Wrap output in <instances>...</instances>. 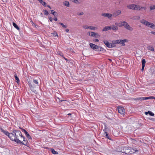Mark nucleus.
Wrapping results in <instances>:
<instances>
[{"label":"nucleus","mask_w":155,"mask_h":155,"mask_svg":"<svg viewBox=\"0 0 155 155\" xmlns=\"http://www.w3.org/2000/svg\"><path fill=\"white\" fill-rule=\"evenodd\" d=\"M0 130L2 132L8 136L11 140L15 141L18 144L19 143H22L21 141L18 139L19 136H20L21 135V133L20 130H17L14 129L12 130L11 133H9L7 131L4 130L2 128L0 129Z\"/></svg>","instance_id":"1"},{"label":"nucleus","mask_w":155,"mask_h":155,"mask_svg":"<svg viewBox=\"0 0 155 155\" xmlns=\"http://www.w3.org/2000/svg\"><path fill=\"white\" fill-rule=\"evenodd\" d=\"M117 149V151L118 152H120L127 154H130V147H121L119 148V150H118V149Z\"/></svg>","instance_id":"2"},{"label":"nucleus","mask_w":155,"mask_h":155,"mask_svg":"<svg viewBox=\"0 0 155 155\" xmlns=\"http://www.w3.org/2000/svg\"><path fill=\"white\" fill-rule=\"evenodd\" d=\"M140 22L143 24L152 28H155V25L153 24L150 22L146 20L143 19L140 21Z\"/></svg>","instance_id":"3"},{"label":"nucleus","mask_w":155,"mask_h":155,"mask_svg":"<svg viewBox=\"0 0 155 155\" xmlns=\"http://www.w3.org/2000/svg\"><path fill=\"white\" fill-rule=\"evenodd\" d=\"M120 26H124L125 28L130 31L133 30V28L125 21L121 22Z\"/></svg>","instance_id":"4"},{"label":"nucleus","mask_w":155,"mask_h":155,"mask_svg":"<svg viewBox=\"0 0 155 155\" xmlns=\"http://www.w3.org/2000/svg\"><path fill=\"white\" fill-rule=\"evenodd\" d=\"M127 41V40L124 39V40H116V43L117 44H120L122 46H124L125 44V42Z\"/></svg>","instance_id":"5"},{"label":"nucleus","mask_w":155,"mask_h":155,"mask_svg":"<svg viewBox=\"0 0 155 155\" xmlns=\"http://www.w3.org/2000/svg\"><path fill=\"white\" fill-rule=\"evenodd\" d=\"M20 137L22 138L23 139V140L25 142L24 143H23V142L22 141H21V142H22V143H19L18 144H23L25 146H28V141L21 134V135Z\"/></svg>","instance_id":"6"},{"label":"nucleus","mask_w":155,"mask_h":155,"mask_svg":"<svg viewBox=\"0 0 155 155\" xmlns=\"http://www.w3.org/2000/svg\"><path fill=\"white\" fill-rule=\"evenodd\" d=\"M118 112L122 114H124L125 112L124 108L121 107L118 108Z\"/></svg>","instance_id":"7"},{"label":"nucleus","mask_w":155,"mask_h":155,"mask_svg":"<svg viewBox=\"0 0 155 155\" xmlns=\"http://www.w3.org/2000/svg\"><path fill=\"white\" fill-rule=\"evenodd\" d=\"M22 131L24 133L26 136L28 138V139L29 140H31L32 138L28 133L25 129H22Z\"/></svg>","instance_id":"8"},{"label":"nucleus","mask_w":155,"mask_h":155,"mask_svg":"<svg viewBox=\"0 0 155 155\" xmlns=\"http://www.w3.org/2000/svg\"><path fill=\"white\" fill-rule=\"evenodd\" d=\"M101 15L103 16L107 17L109 19H110L112 16V14L109 13H103Z\"/></svg>","instance_id":"9"},{"label":"nucleus","mask_w":155,"mask_h":155,"mask_svg":"<svg viewBox=\"0 0 155 155\" xmlns=\"http://www.w3.org/2000/svg\"><path fill=\"white\" fill-rule=\"evenodd\" d=\"M121 14V11L120 10H117L115 11L113 14H112V16L116 17L118 15H119Z\"/></svg>","instance_id":"10"},{"label":"nucleus","mask_w":155,"mask_h":155,"mask_svg":"<svg viewBox=\"0 0 155 155\" xmlns=\"http://www.w3.org/2000/svg\"><path fill=\"white\" fill-rule=\"evenodd\" d=\"M91 35H90V32H89V35L91 37L97 38L98 37V36H99L97 33H96L93 32H91Z\"/></svg>","instance_id":"11"},{"label":"nucleus","mask_w":155,"mask_h":155,"mask_svg":"<svg viewBox=\"0 0 155 155\" xmlns=\"http://www.w3.org/2000/svg\"><path fill=\"white\" fill-rule=\"evenodd\" d=\"M135 5V4H134L128 5H127V7L128 8L134 10Z\"/></svg>","instance_id":"12"},{"label":"nucleus","mask_w":155,"mask_h":155,"mask_svg":"<svg viewBox=\"0 0 155 155\" xmlns=\"http://www.w3.org/2000/svg\"><path fill=\"white\" fill-rule=\"evenodd\" d=\"M115 42L116 40H115L113 41L112 43H110L109 48H112L115 47L116 46V44H117Z\"/></svg>","instance_id":"13"},{"label":"nucleus","mask_w":155,"mask_h":155,"mask_svg":"<svg viewBox=\"0 0 155 155\" xmlns=\"http://www.w3.org/2000/svg\"><path fill=\"white\" fill-rule=\"evenodd\" d=\"M130 154H132L138 152V150L136 148H130Z\"/></svg>","instance_id":"14"},{"label":"nucleus","mask_w":155,"mask_h":155,"mask_svg":"<svg viewBox=\"0 0 155 155\" xmlns=\"http://www.w3.org/2000/svg\"><path fill=\"white\" fill-rule=\"evenodd\" d=\"M96 51L106 52V50L103 48L101 47L99 45L98 46V49H97V50Z\"/></svg>","instance_id":"15"},{"label":"nucleus","mask_w":155,"mask_h":155,"mask_svg":"<svg viewBox=\"0 0 155 155\" xmlns=\"http://www.w3.org/2000/svg\"><path fill=\"white\" fill-rule=\"evenodd\" d=\"M147 49L148 50L152 51H154V49L152 45H148L147 48Z\"/></svg>","instance_id":"16"},{"label":"nucleus","mask_w":155,"mask_h":155,"mask_svg":"<svg viewBox=\"0 0 155 155\" xmlns=\"http://www.w3.org/2000/svg\"><path fill=\"white\" fill-rule=\"evenodd\" d=\"M104 43L106 45V46L109 48L110 45V43H109L107 40L104 39L103 40Z\"/></svg>","instance_id":"17"},{"label":"nucleus","mask_w":155,"mask_h":155,"mask_svg":"<svg viewBox=\"0 0 155 155\" xmlns=\"http://www.w3.org/2000/svg\"><path fill=\"white\" fill-rule=\"evenodd\" d=\"M141 6L138 5H135L134 10H141Z\"/></svg>","instance_id":"18"},{"label":"nucleus","mask_w":155,"mask_h":155,"mask_svg":"<svg viewBox=\"0 0 155 155\" xmlns=\"http://www.w3.org/2000/svg\"><path fill=\"white\" fill-rule=\"evenodd\" d=\"M110 29H112L113 30H117L118 29L117 27L115 25H112L110 26Z\"/></svg>","instance_id":"19"},{"label":"nucleus","mask_w":155,"mask_h":155,"mask_svg":"<svg viewBox=\"0 0 155 155\" xmlns=\"http://www.w3.org/2000/svg\"><path fill=\"white\" fill-rule=\"evenodd\" d=\"M29 87L31 91H33L34 93H35V92L36 91L34 89V87H33L32 85L30 83L29 84Z\"/></svg>","instance_id":"20"},{"label":"nucleus","mask_w":155,"mask_h":155,"mask_svg":"<svg viewBox=\"0 0 155 155\" xmlns=\"http://www.w3.org/2000/svg\"><path fill=\"white\" fill-rule=\"evenodd\" d=\"M89 45L90 47L93 50L94 49L95 47H97V45L92 43H90Z\"/></svg>","instance_id":"21"},{"label":"nucleus","mask_w":155,"mask_h":155,"mask_svg":"<svg viewBox=\"0 0 155 155\" xmlns=\"http://www.w3.org/2000/svg\"><path fill=\"white\" fill-rule=\"evenodd\" d=\"M110 30V26H105L102 30V31H106L108 30Z\"/></svg>","instance_id":"22"},{"label":"nucleus","mask_w":155,"mask_h":155,"mask_svg":"<svg viewBox=\"0 0 155 155\" xmlns=\"http://www.w3.org/2000/svg\"><path fill=\"white\" fill-rule=\"evenodd\" d=\"M104 135L105 136V137L110 140H111V139L110 136H108L107 132H105L104 133Z\"/></svg>","instance_id":"23"},{"label":"nucleus","mask_w":155,"mask_h":155,"mask_svg":"<svg viewBox=\"0 0 155 155\" xmlns=\"http://www.w3.org/2000/svg\"><path fill=\"white\" fill-rule=\"evenodd\" d=\"M12 24L13 25L15 28L17 29L18 30H19L20 28L15 23L13 22Z\"/></svg>","instance_id":"24"},{"label":"nucleus","mask_w":155,"mask_h":155,"mask_svg":"<svg viewBox=\"0 0 155 155\" xmlns=\"http://www.w3.org/2000/svg\"><path fill=\"white\" fill-rule=\"evenodd\" d=\"M150 11L155 9V5H151L150 6Z\"/></svg>","instance_id":"25"},{"label":"nucleus","mask_w":155,"mask_h":155,"mask_svg":"<svg viewBox=\"0 0 155 155\" xmlns=\"http://www.w3.org/2000/svg\"><path fill=\"white\" fill-rule=\"evenodd\" d=\"M51 13L52 14L54 15L55 16H57L58 15V14L57 12H55L53 10H51Z\"/></svg>","instance_id":"26"},{"label":"nucleus","mask_w":155,"mask_h":155,"mask_svg":"<svg viewBox=\"0 0 155 155\" xmlns=\"http://www.w3.org/2000/svg\"><path fill=\"white\" fill-rule=\"evenodd\" d=\"M14 76H15V79L17 81H16V82L17 83H18V82L20 81V80H19V78H18V77L17 76V75L16 74H15L14 75Z\"/></svg>","instance_id":"27"},{"label":"nucleus","mask_w":155,"mask_h":155,"mask_svg":"<svg viewBox=\"0 0 155 155\" xmlns=\"http://www.w3.org/2000/svg\"><path fill=\"white\" fill-rule=\"evenodd\" d=\"M146 60L144 59H142V64L143 66H145L146 63Z\"/></svg>","instance_id":"28"},{"label":"nucleus","mask_w":155,"mask_h":155,"mask_svg":"<svg viewBox=\"0 0 155 155\" xmlns=\"http://www.w3.org/2000/svg\"><path fill=\"white\" fill-rule=\"evenodd\" d=\"M97 29V28L95 27L89 26V29L91 30H95V29Z\"/></svg>","instance_id":"29"},{"label":"nucleus","mask_w":155,"mask_h":155,"mask_svg":"<svg viewBox=\"0 0 155 155\" xmlns=\"http://www.w3.org/2000/svg\"><path fill=\"white\" fill-rule=\"evenodd\" d=\"M140 18V17L139 16H135L133 18V19L134 20H139Z\"/></svg>","instance_id":"30"},{"label":"nucleus","mask_w":155,"mask_h":155,"mask_svg":"<svg viewBox=\"0 0 155 155\" xmlns=\"http://www.w3.org/2000/svg\"><path fill=\"white\" fill-rule=\"evenodd\" d=\"M43 12L44 13L45 15H48L49 14V13L46 10H44Z\"/></svg>","instance_id":"31"},{"label":"nucleus","mask_w":155,"mask_h":155,"mask_svg":"<svg viewBox=\"0 0 155 155\" xmlns=\"http://www.w3.org/2000/svg\"><path fill=\"white\" fill-rule=\"evenodd\" d=\"M39 2L42 5L45 6H46V3L45 2L43 1L42 0H41Z\"/></svg>","instance_id":"32"},{"label":"nucleus","mask_w":155,"mask_h":155,"mask_svg":"<svg viewBox=\"0 0 155 155\" xmlns=\"http://www.w3.org/2000/svg\"><path fill=\"white\" fill-rule=\"evenodd\" d=\"M31 24H32L33 26H35L36 28H37V27H38V26L37 25H35V23H34L32 20H31Z\"/></svg>","instance_id":"33"},{"label":"nucleus","mask_w":155,"mask_h":155,"mask_svg":"<svg viewBox=\"0 0 155 155\" xmlns=\"http://www.w3.org/2000/svg\"><path fill=\"white\" fill-rule=\"evenodd\" d=\"M59 24L61 25V26L64 28H66L67 27V26L64 25L63 23L61 22L59 23Z\"/></svg>","instance_id":"34"},{"label":"nucleus","mask_w":155,"mask_h":155,"mask_svg":"<svg viewBox=\"0 0 155 155\" xmlns=\"http://www.w3.org/2000/svg\"><path fill=\"white\" fill-rule=\"evenodd\" d=\"M64 5L66 6L69 7V3L68 2L66 1L64 3Z\"/></svg>","instance_id":"35"},{"label":"nucleus","mask_w":155,"mask_h":155,"mask_svg":"<svg viewBox=\"0 0 155 155\" xmlns=\"http://www.w3.org/2000/svg\"><path fill=\"white\" fill-rule=\"evenodd\" d=\"M51 152L52 153L54 154H58V152L55 151V150L53 149H52L51 150Z\"/></svg>","instance_id":"36"},{"label":"nucleus","mask_w":155,"mask_h":155,"mask_svg":"<svg viewBox=\"0 0 155 155\" xmlns=\"http://www.w3.org/2000/svg\"><path fill=\"white\" fill-rule=\"evenodd\" d=\"M120 22L117 23L116 22L115 23V25H116V26H118L119 27H122V26H120Z\"/></svg>","instance_id":"37"},{"label":"nucleus","mask_w":155,"mask_h":155,"mask_svg":"<svg viewBox=\"0 0 155 155\" xmlns=\"http://www.w3.org/2000/svg\"><path fill=\"white\" fill-rule=\"evenodd\" d=\"M148 112V114H149L150 116H153L154 115V113L151 112V111H149Z\"/></svg>","instance_id":"38"},{"label":"nucleus","mask_w":155,"mask_h":155,"mask_svg":"<svg viewBox=\"0 0 155 155\" xmlns=\"http://www.w3.org/2000/svg\"><path fill=\"white\" fill-rule=\"evenodd\" d=\"M144 98V100H148V99H151V97H143Z\"/></svg>","instance_id":"39"},{"label":"nucleus","mask_w":155,"mask_h":155,"mask_svg":"<svg viewBox=\"0 0 155 155\" xmlns=\"http://www.w3.org/2000/svg\"><path fill=\"white\" fill-rule=\"evenodd\" d=\"M58 54H59V55H60L61 56H62V57H64V55H63V53L61 52L60 51H59L58 52Z\"/></svg>","instance_id":"40"},{"label":"nucleus","mask_w":155,"mask_h":155,"mask_svg":"<svg viewBox=\"0 0 155 155\" xmlns=\"http://www.w3.org/2000/svg\"><path fill=\"white\" fill-rule=\"evenodd\" d=\"M89 26H88V25H84L83 26V28H84V29H89Z\"/></svg>","instance_id":"41"},{"label":"nucleus","mask_w":155,"mask_h":155,"mask_svg":"<svg viewBox=\"0 0 155 155\" xmlns=\"http://www.w3.org/2000/svg\"><path fill=\"white\" fill-rule=\"evenodd\" d=\"M72 1L76 4L79 3V2L78 0H72Z\"/></svg>","instance_id":"42"},{"label":"nucleus","mask_w":155,"mask_h":155,"mask_svg":"<svg viewBox=\"0 0 155 155\" xmlns=\"http://www.w3.org/2000/svg\"><path fill=\"white\" fill-rule=\"evenodd\" d=\"M33 81L34 82V83H35V84H38V81L37 80H35V79H33Z\"/></svg>","instance_id":"43"},{"label":"nucleus","mask_w":155,"mask_h":155,"mask_svg":"<svg viewBox=\"0 0 155 155\" xmlns=\"http://www.w3.org/2000/svg\"><path fill=\"white\" fill-rule=\"evenodd\" d=\"M134 100L135 101H140V97H138V98H134Z\"/></svg>","instance_id":"44"},{"label":"nucleus","mask_w":155,"mask_h":155,"mask_svg":"<svg viewBox=\"0 0 155 155\" xmlns=\"http://www.w3.org/2000/svg\"><path fill=\"white\" fill-rule=\"evenodd\" d=\"M93 41H96V42H98L99 41V40L97 39H94L93 40Z\"/></svg>","instance_id":"45"},{"label":"nucleus","mask_w":155,"mask_h":155,"mask_svg":"<svg viewBox=\"0 0 155 155\" xmlns=\"http://www.w3.org/2000/svg\"><path fill=\"white\" fill-rule=\"evenodd\" d=\"M84 14V13L82 12H81L80 13H78V15H82Z\"/></svg>","instance_id":"46"},{"label":"nucleus","mask_w":155,"mask_h":155,"mask_svg":"<svg viewBox=\"0 0 155 155\" xmlns=\"http://www.w3.org/2000/svg\"><path fill=\"white\" fill-rule=\"evenodd\" d=\"M99 45H97V47H95V48H94V50L95 51H97V49H98V46Z\"/></svg>","instance_id":"47"},{"label":"nucleus","mask_w":155,"mask_h":155,"mask_svg":"<svg viewBox=\"0 0 155 155\" xmlns=\"http://www.w3.org/2000/svg\"><path fill=\"white\" fill-rule=\"evenodd\" d=\"M144 100L143 97H140V101H143Z\"/></svg>","instance_id":"48"},{"label":"nucleus","mask_w":155,"mask_h":155,"mask_svg":"<svg viewBox=\"0 0 155 155\" xmlns=\"http://www.w3.org/2000/svg\"><path fill=\"white\" fill-rule=\"evenodd\" d=\"M143 9L144 10H145L146 9V8L145 7H141V9Z\"/></svg>","instance_id":"49"},{"label":"nucleus","mask_w":155,"mask_h":155,"mask_svg":"<svg viewBox=\"0 0 155 155\" xmlns=\"http://www.w3.org/2000/svg\"><path fill=\"white\" fill-rule=\"evenodd\" d=\"M49 20H50V21H52V20H53V18L52 17H50L49 18Z\"/></svg>","instance_id":"50"},{"label":"nucleus","mask_w":155,"mask_h":155,"mask_svg":"<svg viewBox=\"0 0 155 155\" xmlns=\"http://www.w3.org/2000/svg\"><path fill=\"white\" fill-rule=\"evenodd\" d=\"M145 66H142V69H141V71H143L144 70V68Z\"/></svg>","instance_id":"51"},{"label":"nucleus","mask_w":155,"mask_h":155,"mask_svg":"<svg viewBox=\"0 0 155 155\" xmlns=\"http://www.w3.org/2000/svg\"><path fill=\"white\" fill-rule=\"evenodd\" d=\"M54 19L55 21H57L58 20V19L56 16H55Z\"/></svg>","instance_id":"52"},{"label":"nucleus","mask_w":155,"mask_h":155,"mask_svg":"<svg viewBox=\"0 0 155 155\" xmlns=\"http://www.w3.org/2000/svg\"><path fill=\"white\" fill-rule=\"evenodd\" d=\"M107 129H104V130H103V131H104V133L105 132H107Z\"/></svg>","instance_id":"53"},{"label":"nucleus","mask_w":155,"mask_h":155,"mask_svg":"<svg viewBox=\"0 0 155 155\" xmlns=\"http://www.w3.org/2000/svg\"><path fill=\"white\" fill-rule=\"evenodd\" d=\"M151 33L155 35V32L152 31L151 32Z\"/></svg>","instance_id":"54"},{"label":"nucleus","mask_w":155,"mask_h":155,"mask_svg":"<svg viewBox=\"0 0 155 155\" xmlns=\"http://www.w3.org/2000/svg\"><path fill=\"white\" fill-rule=\"evenodd\" d=\"M132 142L133 143H135L137 142V141L136 140H133V141H132Z\"/></svg>","instance_id":"55"},{"label":"nucleus","mask_w":155,"mask_h":155,"mask_svg":"<svg viewBox=\"0 0 155 155\" xmlns=\"http://www.w3.org/2000/svg\"><path fill=\"white\" fill-rule=\"evenodd\" d=\"M149 112L148 111V112H146L145 113V114L146 115H147L148 114Z\"/></svg>","instance_id":"56"},{"label":"nucleus","mask_w":155,"mask_h":155,"mask_svg":"<svg viewBox=\"0 0 155 155\" xmlns=\"http://www.w3.org/2000/svg\"><path fill=\"white\" fill-rule=\"evenodd\" d=\"M150 97H151V99H155V97L150 96Z\"/></svg>","instance_id":"57"},{"label":"nucleus","mask_w":155,"mask_h":155,"mask_svg":"<svg viewBox=\"0 0 155 155\" xmlns=\"http://www.w3.org/2000/svg\"><path fill=\"white\" fill-rule=\"evenodd\" d=\"M65 31L67 32H68L69 31V30L68 29H67L65 30Z\"/></svg>","instance_id":"58"},{"label":"nucleus","mask_w":155,"mask_h":155,"mask_svg":"<svg viewBox=\"0 0 155 155\" xmlns=\"http://www.w3.org/2000/svg\"><path fill=\"white\" fill-rule=\"evenodd\" d=\"M63 58H64V59L66 61H68V59L66 58H65L64 56L63 57Z\"/></svg>","instance_id":"59"},{"label":"nucleus","mask_w":155,"mask_h":155,"mask_svg":"<svg viewBox=\"0 0 155 155\" xmlns=\"http://www.w3.org/2000/svg\"><path fill=\"white\" fill-rule=\"evenodd\" d=\"M47 7H48V8H50V9H51V6H50V5H47Z\"/></svg>","instance_id":"60"},{"label":"nucleus","mask_w":155,"mask_h":155,"mask_svg":"<svg viewBox=\"0 0 155 155\" xmlns=\"http://www.w3.org/2000/svg\"><path fill=\"white\" fill-rule=\"evenodd\" d=\"M104 129H107V126L106 125H105Z\"/></svg>","instance_id":"61"},{"label":"nucleus","mask_w":155,"mask_h":155,"mask_svg":"<svg viewBox=\"0 0 155 155\" xmlns=\"http://www.w3.org/2000/svg\"><path fill=\"white\" fill-rule=\"evenodd\" d=\"M65 101V100H61L60 101V102H62V101Z\"/></svg>","instance_id":"62"},{"label":"nucleus","mask_w":155,"mask_h":155,"mask_svg":"<svg viewBox=\"0 0 155 155\" xmlns=\"http://www.w3.org/2000/svg\"><path fill=\"white\" fill-rule=\"evenodd\" d=\"M151 120H153V121H154V118H151Z\"/></svg>","instance_id":"63"},{"label":"nucleus","mask_w":155,"mask_h":155,"mask_svg":"<svg viewBox=\"0 0 155 155\" xmlns=\"http://www.w3.org/2000/svg\"><path fill=\"white\" fill-rule=\"evenodd\" d=\"M71 113H69L68 114V115H71Z\"/></svg>","instance_id":"64"}]
</instances>
